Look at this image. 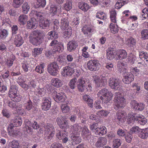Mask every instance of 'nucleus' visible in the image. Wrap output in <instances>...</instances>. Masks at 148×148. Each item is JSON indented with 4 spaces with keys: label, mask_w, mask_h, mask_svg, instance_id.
I'll return each instance as SVG.
<instances>
[{
    "label": "nucleus",
    "mask_w": 148,
    "mask_h": 148,
    "mask_svg": "<svg viewBox=\"0 0 148 148\" xmlns=\"http://www.w3.org/2000/svg\"><path fill=\"white\" fill-rule=\"evenodd\" d=\"M81 124L79 123H76L71 125L70 129L72 133V135L71 136V139L73 140V144H78L81 141V139L79 136V135L82 130Z\"/></svg>",
    "instance_id": "1"
},
{
    "label": "nucleus",
    "mask_w": 148,
    "mask_h": 148,
    "mask_svg": "<svg viewBox=\"0 0 148 148\" xmlns=\"http://www.w3.org/2000/svg\"><path fill=\"white\" fill-rule=\"evenodd\" d=\"M36 15L37 21L39 22L40 27L42 29H45L48 27L49 26V21L44 18V14L42 12H37L34 11H32L30 14L32 16L33 14Z\"/></svg>",
    "instance_id": "2"
},
{
    "label": "nucleus",
    "mask_w": 148,
    "mask_h": 148,
    "mask_svg": "<svg viewBox=\"0 0 148 148\" xmlns=\"http://www.w3.org/2000/svg\"><path fill=\"white\" fill-rule=\"evenodd\" d=\"M98 97L104 103H107L112 98V93L106 88H103L100 90L97 94Z\"/></svg>",
    "instance_id": "3"
},
{
    "label": "nucleus",
    "mask_w": 148,
    "mask_h": 148,
    "mask_svg": "<svg viewBox=\"0 0 148 148\" xmlns=\"http://www.w3.org/2000/svg\"><path fill=\"white\" fill-rule=\"evenodd\" d=\"M42 36L40 33L38 31H34L30 35L29 40L33 45L38 46L42 42Z\"/></svg>",
    "instance_id": "4"
},
{
    "label": "nucleus",
    "mask_w": 148,
    "mask_h": 148,
    "mask_svg": "<svg viewBox=\"0 0 148 148\" xmlns=\"http://www.w3.org/2000/svg\"><path fill=\"white\" fill-rule=\"evenodd\" d=\"M45 130L44 136L45 139L47 141H50L55 134V129L53 125L47 124L44 127Z\"/></svg>",
    "instance_id": "5"
},
{
    "label": "nucleus",
    "mask_w": 148,
    "mask_h": 148,
    "mask_svg": "<svg viewBox=\"0 0 148 148\" xmlns=\"http://www.w3.org/2000/svg\"><path fill=\"white\" fill-rule=\"evenodd\" d=\"M114 101V104L117 108L116 109L119 108H123L125 105V99L120 92L115 93Z\"/></svg>",
    "instance_id": "6"
},
{
    "label": "nucleus",
    "mask_w": 148,
    "mask_h": 148,
    "mask_svg": "<svg viewBox=\"0 0 148 148\" xmlns=\"http://www.w3.org/2000/svg\"><path fill=\"white\" fill-rule=\"evenodd\" d=\"M17 89L16 86L12 85L10 86V89L8 96L12 100L16 102H18L21 101V96L17 93Z\"/></svg>",
    "instance_id": "7"
},
{
    "label": "nucleus",
    "mask_w": 148,
    "mask_h": 148,
    "mask_svg": "<svg viewBox=\"0 0 148 148\" xmlns=\"http://www.w3.org/2000/svg\"><path fill=\"white\" fill-rule=\"evenodd\" d=\"M93 78L97 87H102L106 85L107 80L106 77L102 76L93 75Z\"/></svg>",
    "instance_id": "8"
},
{
    "label": "nucleus",
    "mask_w": 148,
    "mask_h": 148,
    "mask_svg": "<svg viewBox=\"0 0 148 148\" xmlns=\"http://www.w3.org/2000/svg\"><path fill=\"white\" fill-rule=\"evenodd\" d=\"M59 66L57 63L55 62H53L48 65L47 71L49 73L53 76H56L57 75Z\"/></svg>",
    "instance_id": "9"
},
{
    "label": "nucleus",
    "mask_w": 148,
    "mask_h": 148,
    "mask_svg": "<svg viewBox=\"0 0 148 148\" xmlns=\"http://www.w3.org/2000/svg\"><path fill=\"white\" fill-rule=\"evenodd\" d=\"M56 122L60 128L63 130L64 132H66L67 129L69 128V125L67 121L65 118L60 116L57 118Z\"/></svg>",
    "instance_id": "10"
},
{
    "label": "nucleus",
    "mask_w": 148,
    "mask_h": 148,
    "mask_svg": "<svg viewBox=\"0 0 148 148\" xmlns=\"http://www.w3.org/2000/svg\"><path fill=\"white\" fill-rule=\"evenodd\" d=\"M100 66L98 60H91L88 61L87 67L88 69L91 71H96L99 70Z\"/></svg>",
    "instance_id": "11"
},
{
    "label": "nucleus",
    "mask_w": 148,
    "mask_h": 148,
    "mask_svg": "<svg viewBox=\"0 0 148 148\" xmlns=\"http://www.w3.org/2000/svg\"><path fill=\"white\" fill-rule=\"evenodd\" d=\"M109 86L115 90L119 89L120 87V81L119 79L115 78H111L108 81Z\"/></svg>",
    "instance_id": "12"
},
{
    "label": "nucleus",
    "mask_w": 148,
    "mask_h": 148,
    "mask_svg": "<svg viewBox=\"0 0 148 148\" xmlns=\"http://www.w3.org/2000/svg\"><path fill=\"white\" fill-rule=\"evenodd\" d=\"M53 97L54 100L59 103L64 102L66 98V96L63 92L58 93L56 92L53 93Z\"/></svg>",
    "instance_id": "13"
},
{
    "label": "nucleus",
    "mask_w": 148,
    "mask_h": 148,
    "mask_svg": "<svg viewBox=\"0 0 148 148\" xmlns=\"http://www.w3.org/2000/svg\"><path fill=\"white\" fill-rule=\"evenodd\" d=\"M74 69L73 68L69 66H66L63 67L62 69L61 74L64 77L71 76L74 73Z\"/></svg>",
    "instance_id": "14"
},
{
    "label": "nucleus",
    "mask_w": 148,
    "mask_h": 148,
    "mask_svg": "<svg viewBox=\"0 0 148 148\" xmlns=\"http://www.w3.org/2000/svg\"><path fill=\"white\" fill-rule=\"evenodd\" d=\"M132 108L135 110L142 111L145 108V105L142 103H138L135 100H132L130 103Z\"/></svg>",
    "instance_id": "15"
},
{
    "label": "nucleus",
    "mask_w": 148,
    "mask_h": 148,
    "mask_svg": "<svg viewBox=\"0 0 148 148\" xmlns=\"http://www.w3.org/2000/svg\"><path fill=\"white\" fill-rule=\"evenodd\" d=\"M42 108L44 110H49L51 106V99L49 97H45L42 99Z\"/></svg>",
    "instance_id": "16"
},
{
    "label": "nucleus",
    "mask_w": 148,
    "mask_h": 148,
    "mask_svg": "<svg viewBox=\"0 0 148 148\" xmlns=\"http://www.w3.org/2000/svg\"><path fill=\"white\" fill-rule=\"evenodd\" d=\"M86 84L83 78H79L76 84L79 90L81 92L84 91L86 87Z\"/></svg>",
    "instance_id": "17"
},
{
    "label": "nucleus",
    "mask_w": 148,
    "mask_h": 148,
    "mask_svg": "<svg viewBox=\"0 0 148 148\" xmlns=\"http://www.w3.org/2000/svg\"><path fill=\"white\" fill-rule=\"evenodd\" d=\"M56 137L59 140H62V142L63 143H66L69 140L67 134L63 133L60 131L57 133Z\"/></svg>",
    "instance_id": "18"
},
{
    "label": "nucleus",
    "mask_w": 148,
    "mask_h": 148,
    "mask_svg": "<svg viewBox=\"0 0 148 148\" xmlns=\"http://www.w3.org/2000/svg\"><path fill=\"white\" fill-rule=\"evenodd\" d=\"M38 21L36 18H32L27 22V27L28 29H34L36 27L37 25Z\"/></svg>",
    "instance_id": "19"
},
{
    "label": "nucleus",
    "mask_w": 148,
    "mask_h": 148,
    "mask_svg": "<svg viewBox=\"0 0 148 148\" xmlns=\"http://www.w3.org/2000/svg\"><path fill=\"white\" fill-rule=\"evenodd\" d=\"M134 80L133 75L131 72H126L123 81L126 84H129Z\"/></svg>",
    "instance_id": "20"
},
{
    "label": "nucleus",
    "mask_w": 148,
    "mask_h": 148,
    "mask_svg": "<svg viewBox=\"0 0 148 148\" xmlns=\"http://www.w3.org/2000/svg\"><path fill=\"white\" fill-rule=\"evenodd\" d=\"M116 59L122 60L126 58L127 56L126 51L124 50H118L116 53Z\"/></svg>",
    "instance_id": "21"
},
{
    "label": "nucleus",
    "mask_w": 148,
    "mask_h": 148,
    "mask_svg": "<svg viewBox=\"0 0 148 148\" xmlns=\"http://www.w3.org/2000/svg\"><path fill=\"white\" fill-rule=\"evenodd\" d=\"M106 51L108 59L110 60L114 58L116 59V53L117 51L113 48H108L106 50Z\"/></svg>",
    "instance_id": "22"
},
{
    "label": "nucleus",
    "mask_w": 148,
    "mask_h": 148,
    "mask_svg": "<svg viewBox=\"0 0 148 148\" xmlns=\"http://www.w3.org/2000/svg\"><path fill=\"white\" fill-rule=\"evenodd\" d=\"M134 120L137 123L143 125L145 124L147 122L146 119L144 116L140 114L137 115L135 118Z\"/></svg>",
    "instance_id": "23"
},
{
    "label": "nucleus",
    "mask_w": 148,
    "mask_h": 148,
    "mask_svg": "<svg viewBox=\"0 0 148 148\" xmlns=\"http://www.w3.org/2000/svg\"><path fill=\"white\" fill-rule=\"evenodd\" d=\"M82 137L85 140H88L91 137V133L86 126H84L82 131Z\"/></svg>",
    "instance_id": "24"
},
{
    "label": "nucleus",
    "mask_w": 148,
    "mask_h": 148,
    "mask_svg": "<svg viewBox=\"0 0 148 148\" xmlns=\"http://www.w3.org/2000/svg\"><path fill=\"white\" fill-rule=\"evenodd\" d=\"M77 46V44L75 41H69L67 44V50L71 52L74 51Z\"/></svg>",
    "instance_id": "25"
},
{
    "label": "nucleus",
    "mask_w": 148,
    "mask_h": 148,
    "mask_svg": "<svg viewBox=\"0 0 148 148\" xmlns=\"http://www.w3.org/2000/svg\"><path fill=\"white\" fill-rule=\"evenodd\" d=\"M50 11L53 15L60 14L62 12L61 7L60 6L58 7L54 5H51L50 7Z\"/></svg>",
    "instance_id": "26"
},
{
    "label": "nucleus",
    "mask_w": 148,
    "mask_h": 148,
    "mask_svg": "<svg viewBox=\"0 0 148 148\" xmlns=\"http://www.w3.org/2000/svg\"><path fill=\"white\" fill-rule=\"evenodd\" d=\"M51 82L52 85L57 88L61 87L63 84L61 80L57 78H53L51 80Z\"/></svg>",
    "instance_id": "27"
},
{
    "label": "nucleus",
    "mask_w": 148,
    "mask_h": 148,
    "mask_svg": "<svg viewBox=\"0 0 148 148\" xmlns=\"http://www.w3.org/2000/svg\"><path fill=\"white\" fill-rule=\"evenodd\" d=\"M14 42V44L17 47L21 46L24 42L22 38L19 34L15 36Z\"/></svg>",
    "instance_id": "28"
},
{
    "label": "nucleus",
    "mask_w": 148,
    "mask_h": 148,
    "mask_svg": "<svg viewBox=\"0 0 148 148\" xmlns=\"http://www.w3.org/2000/svg\"><path fill=\"white\" fill-rule=\"evenodd\" d=\"M136 40L134 38L130 37L126 39L125 44L130 47H134L136 44Z\"/></svg>",
    "instance_id": "29"
},
{
    "label": "nucleus",
    "mask_w": 148,
    "mask_h": 148,
    "mask_svg": "<svg viewBox=\"0 0 148 148\" xmlns=\"http://www.w3.org/2000/svg\"><path fill=\"white\" fill-rule=\"evenodd\" d=\"M117 119L119 123L124 122L126 120V114L124 112H117L116 114Z\"/></svg>",
    "instance_id": "30"
},
{
    "label": "nucleus",
    "mask_w": 148,
    "mask_h": 148,
    "mask_svg": "<svg viewBox=\"0 0 148 148\" xmlns=\"http://www.w3.org/2000/svg\"><path fill=\"white\" fill-rule=\"evenodd\" d=\"M69 21L67 17L62 18L60 22V27L62 29H66L69 27H70L69 26Z\"/></svg>",
    "instance_id": "31"
},
{
    "label": "nucleus",
    "mask_w": 148,
    "mask_h": 148,
    "mask_svg": "<svg viewBox=\"0 0 148 148\" xmlns=\"http://www.w3.org/2000/svg\"><path fill=\"white\" fill-rule=\"evenodd\" d=\"M22 121L21 119L18 117L14 118L13 119L10 125H11L13 127H17L20 126L22 124Z\"/></svg>",
    "instance_id": "32"
},
{
    "label": "nucleus",
    "mask_w": 148,
    "mask_h": 148,
    "mask_svg": "<svg viewBox=\"0 0 148 148\" xmlns=\"http://www.w3.org/2000/svg\"><path fill=\"white\" fill-rule=\"evenodd\" d=\"M138 134V136L143 139H145L148 137V130L147 128L141 129Z\"/></svg>",
    "instance_id": "33"
},
{
    "label": "nucleus",
    "mask_w": 148,
    "mask_h": 148,
    "mask_svg": "<svg viewBox=\"0 0 148 148\" xmlns=\"http://www.w3.org/2000/svg\"><path fill=\"white\" fill-rule=\"evenodd\" d=\"M18 22L21 25H24L28 20V16L25 14L21 15L18 18Z\"/></svg>",
    "instance_id": "34"
},
{
    "label": "nucleus",
    "mask_w": 148,
    "mask_h": 148,
    "mask_svg": "<svg viewBox=\"0 0 148 148\" xmlns=\"http://www.w3.org/2000/svg\"><path fill=\"white\" fill-rule=\"evenodd\" d=\"M107 132V129L106 127L104 126H102L97 129L96 131L95 132V134L99 136H102L106 134Z\"/></svg>",
    "instance_id": "35"
},
{
    "label": "nucleus",
    "mask_w": 148,
    "mask_h": 148,
    "mask_svg": "<svg viewBox=\"0 0 148 148\" xmlns=\"http://www.w3.org/2000/svg\"><path fill=\"white\" fill-rule=\"evenodd\" d=\"M78 6L79 9L84 12L87 11L90 8L89 5L87 3L84 2H79Z\"/></svg>",
    "instance_id": "36"
},
{
    "label": "nucleus",
    "mask_w": 148,
    "mask_h": 148,
    "mask_svg": "<svg viewBox=\"0 0 148 148\" xmlns=\"http://www.w3.org/2000/svg\"><path fill=\"white\" fill-rule=\"evenodd\" d=\"M83 100L88 104L89 106L92 107L93 104V100L90 96L88 95H85L83 96Z\"/></svg>",
    "instance_id": "37"
},
{
    "label": "nucleus",
    "mask_w": 148,
    "mask_h": 148,
    "mask_svg": "<svg viewBox=\"0 0 148 148\" xmlns=\"http://www.w3.org/2000/svg\"><path fill=\"white\" fill-rule=\"evenodd\" d=\"M45 89L44 88H41L38 87L35 90V93L38 96L42 97L45 95Z\"/></svg>",
    "instance_id": "38"
},
{
    "label": "nucleus",
    "mask_w": 148,
    "mask_h": 148,
    "mask_svg": "<svg viewBox=\"0 0 148 148\" xmlns=\"http://www.w3.org/2000/svg\"><path fill=\"white\" fill-rule=\"evenodd\" d=\"M128 2V0H118L115 5V7L117 9H119L124 5L127 3Z\"/></svg>",
    "instance_id": "39"
},
{
    "label": "nucleus",
    "mask_w": 148,
    "mask_h": 148,
    "mask_svg": "<svg viewBox=\"0 0 148 148\" xmlns=\"http://www.w3.org/2000/svg\"><path fill=\"white\" fill-rule=\"evenodd\" d=\"M110 18L111 21L114 23H116V13L114 9H112L110 11Z\"/></svg>",
    "instance_id": "40"
},
{
    "label": "nucleus",
    "mask_w": 148,
    "mask_h": 148,
    "mask_svg": "<svg viewBox=\"0 0 148 148\" xmlns=\"http://www.w3.org/2000/svg\"><path fill=\"white\" fill-rule=\"evenodd\" d=\"M134 114L133 113L128 114L127 116V123L131 125L133 124L135 121Z\"/></svg>",
    "instance_id": "41"
},
{
    "label": "nucleus",
    "mask_w": 148,
    "mask_h": 148,
    "mask_svg": "<svg viewBox=\"0 0 148 148\" xmlns=\"http://www.w3.org/2000/svg\"><path fill=\"white\" fill-rule=\"evenodd\" d=\"M64 49V47L62 44L59 43L56 47H53L52 51L53 53L56 52H61Z\"/></svg>",
    "instance_id": "42"
},
{
    "label": "nucleus",
    "mask_w": 148,
    "mask_h": 148,
    "mask_svg": "<svg viewBox=\"0 0 148 148\" xmlns=\"http://www.w3.org/2000/svg\"><path fill=\"white\" fill-rule=\"evenodd\" d=\"M126 66V63H124L121 61H119L117 64L118 70L120 72H123L125 70V67Z\"/></svg>",
    "instance_id": "43"
},
{
    "label": "nucleus",
    "mask_w": 148,
    "mask_h": 148,
    "mask_svg": "<svg viewBox=\"0 0 148 148\" xmlns=\"http://www.w3.org/2000/svg\"><path fill=\"white\" fill-rule=\"evenodd\" d=\"M132 86L134 88V89L130 91V92H131V94L135 95L136 93H139V91L140 89V86L135 84H133Z\"/></svg>",
    "instance_id": "44"
},
{
    "label": "nucleus",
    "mask_w": 148,
    "mask_h": 148,
    "mask_svg": "<svg viewBox=\"0 0 148 148\" xmlns=\"http://www.w3.org/2000/svg\"><path fill=\"white\" fill-rule=\"evenodd\" d=\"M47 38L49 40H53L58 38L57 33L54 31L49 32L47 35Z\"/></svg>",
    "instance_id": "45"
},
{
    "label": "nucleus",
    "mask_w": 148,
    "mask_h": 148,
    "mask_svg": "<svg viewBox=\"0 0 148 148\" xmlns=\"http://www.w3.org/2000/svg\"><path fill=\"white\" fill-rule=\"evenodd\" d=\"M8 146L9 148H20L18 142L15 140H13L12 141L9 142Z\"/></svg>",
    "instance_id": "46"
},
{
    "label": "nucleus",
    "mask_w": 148,
    "mask_h": 148,
    "mask_svg": "<svg viewBox=\"0 0 148 148\" xmlns=\"http://www.w3.org/2000/svg\"><path fill=\"white\" fill-rule=\"evenodd\" d=\"M15 58V56L13 55H11L9 58H8L5 60L6 64L8 66L10 67L12 65Z\"/></svg>",
    "instance_id": "47"
},
{
    "label": "nucleus",
    "mask_w": 148,
    "mask_h": 148,
    "mask_svg": "<svg viewBox=\"0 0 148 148\" xmlns=\"http://www.w3.org/2000/svg\"><path fill=\"white\" fill-rule=\"evenodd\" d=\"M139 57L144 62H148V54L144 51L141 52L139 53Z\"/></svg>",
    "instance_id": "48"
},
{
    "label": "nucleus",
    "mask_w": 148,
    "mask_h": 148,
    "mask_svg": "<svg viewBox=\"0 0 148 148\" xmlns=\"http://www.w3.org/2000/svg\"><path fill=\"white\" fill-rule=\"evenodd\" d=\"M33 106L32 103L30 100H29L26 101L24 104V108L27 111L30 110Z\"/></svg>",
    "instance_id": "49"
},
{
    "label": "nucleus",
    "mask_w": 148,
    "mask_h": 148,
    "mask_svg": "<svg viewBox=\"0 0 148 148\" xmlns=\"http://www.w3.org/2000/svg\"><path fill=\"white\" fill-rule=\"evenodd\" d=\"M25 127L24 129L25 128L27 132H28V131H29L30 133H32V128L31 127V122L29 121V120L26 119L25 121Z\"/></svg>",
    "instance_id": "50"
},
{
    "label": "nucleus",
    "mask_w": 148,
    "mask_h": 148,
    "mask_svg": "<svg viewBox=\"0 0 148 148\" xmlns=\"http://www.w3.org/2000/svg\"><path fill=\"white\" fill-rule=\"evenodd\" d=\"M45 66V64L44 63L40 64L39 65H37L35 68L36 71L39 73H43L44 71Z\"/></svg>",
    "instance_id": "51"
},
{
    "label": "nucleus",
    "mask_w": 148,
    "mask_h": 148,
    "mask_svg": "<svg viewBox=\"0 0 148 148\" xmlns=\"http://www.w3.org/2000/svg\"><path fill=\"white\" fill-rule=\"evenodd\" d=\"M72 2L69 0H68L63 5V8L61 9L62 10H65L66 11H69L72 8Z\"/></svg>",
    "instance_id": "52"
},
{
    "label": "nucleus",
    "mask_w": 148,
    "mask_h": 148,
    "mask_svg": "<svg viewBox=\"0 0 148 148\" xmlns=\"http://www.w3.org/2000/svg\"><path fill=\"white\" fill-rule=\"evenodd\" d=\"M110 28L111 32L113 34H115L118 32L119 29L117 25L112 23L110 25Z\"/></svg>",
    "instance_id": "53"
},
{
    "label": "nucleus",
    "mask_w": 148,
    "mask_h": 148,
    "mask_svg": "<svg viewBox=\"0 0 148 148\" xmlns=\"http://www.w3.org/2000/svg\"><path fill=\"white\" fill-rule=\"evenodd\" d=\"M121 140L119 139L116 138L113 140L112 146L113 148H118L121 144Z\"/></svg>",
    "instance_id": "54"
},
{
    "label": "nucleus",
    "mask_w": 148,
    "mask_h": 148,
    "mask_svg": "<svg viewBox=\"0 0 148 148\" xmlns=\"http://www.w3.org/2000/svg\"><path fill=\"white\" fill-rule=\"evenodd\" d=\"M22 8L23 13L25 14H27L29 10L30 6L27 2H25L22 6Z\"/></svg>",
    "instance_id": "55"
},
{
    "label": "nucleus",
    "mask_w": 148,
    "mask_h": 148,
    "mask_svg": "<svg viewBox=\"0 0 148 148\" xmlns=\"http://www.w3.org/2000/svg\"><path fill=\"white\" fill-rule=\"evenodd\" d=\"M43 50L42 48L36 47L34 48L32 51L33 55L35 57L40 54Z\"/></svg>",
    "instance_id": "56"
},
{
    "label": "nucleus",
    "mask_w": 148,
    "mask_h": 148,
    "mask_svg": "<svg viewBox=\"0 0 148 148\" xmlns=\"http://www.w3.org/2000/svg\"><path fill=\"white\" fill-rule=\"evenodd\" d=\"M135 56L132 54H130L127 58L128 63L130 64H133L136 60Z\"/></svg>",
    "instance_id": "57"
},
{
    "label": "nucleus",
    "mask_w": 148,
    "mask_h": 148,
    "mask_svg": "<svg viewBox=\"0 0 148 148\" xmlns=\"http://www.w3.org/2000/svg\"><path fill=\"white\" fill-rule=\"evenodd\" d=\"M65 30L64 32V37L65 38L67 37L69 38L71 36L72 34V29L70 27H69Z\"/></svg>",
    "instance_id": "58"
},
{
    "label": "nucleus",
    "mask_w": 148,
    "mask_h": 148,
    "mask_svg": "<svg viewBox=\"0 0 148 148\" xmlns=\"http://www.w3.org/2000/svg\"><path fill=\"white\" fill-rule=\"evenodd\" d=\"M13 5L15 8H18L23 3V0H13Z\"/></svg>",
    "instance_id": "59"
},
{
    "label": "nucleus",
    "mask_w": 148,
    "mask_h": 148,
    "mask_svg": "<svg viewBox=\"0 0 148 148\" xmlns=\"http://www.w3.org/2000/svg\"><path fill=\"white\" fill-rule=\"evenodd\" d=\"M82 30L84 34L86 35L89 33L91 32L92 31V28L91 27L88 26L87 25H85L82 28Z\"/></svg>",
    "instance_id": "60"
},
{
    "label": "nucleus",
    "mask_w": 148,
    "mask_h": 148,
    "mask_svg": "<svg viewBox=\"0 0 148 148\" xmlns=\"http://www.w3.org/2000/svg\"><path fill=\"white\" fill-rule=\"evenodd\" d=\"M109 112L107 111L102 110L98 111L97 113V115L99 117H104L108 115Z\"/></svg>",
    "instance_id": "61"
},
{
    "label": "nucleus",
    "mask_w": 148,
    "mask_h": 148,
    "mask_svg": "<svg viewBox=\"0 0 148 148\" xmlns=\"http://www.w3.org/2000/svg\"><path fill=\"white\" fill-rule=\"evenodd\" d=\"M61 108L62 112L64 113L69 112L70 110L69 106L66 104H62Z\"/></svg>",
    "instance_id": "62"
},
{
    "label": "nucleus",
    "mask_w": 148,
    "mask_h": 148,
    "mask_svg": "<svg viewBox=\"0 0 148 148\" xmlns=\"http://www.w3.org/2000/svg\"><path fill=\"white\" fill-rule=\"evenodd\" d=\"M141 15L142 17L144 19L148 18V8H146L143 9Z\"/></svg>",
    "instance_id": "63"
},
{
    "label": "nucleus",
    "mask_w": 148,
    "mask_h": 148,
    "mask_svg": "<svg viewBox=\"0 0 148 148\" xmlns=\"http://www.w3.org/2000/svg\"><path fill=\"white\" fill-rule=\"evenodd\" d=\"M141 38L144 40L148 39V30L144 29L141 32Z\"/></svg>",
    "instance_id": "64"
}]
</instances>
